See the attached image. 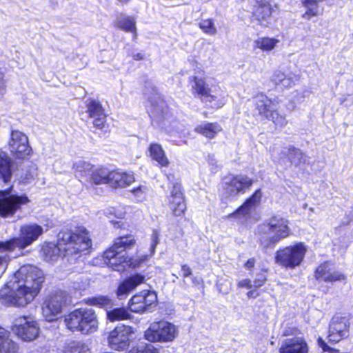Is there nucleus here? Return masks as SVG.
<instances>
[{
    "mask_svg": "<svg viewBox=\"0 0 353 353\" xmlns=\"http://www.w3.org/2000/svg\"><path fill=\"white\" fill-rule=\"evenodd\" d=\"M43 281L44 275L40 269L30 265H23L0 290V301L8 306L24 307L34 299Z\"/></svg>",
    "mask_w": 353,
    "mask_h": 353,
    "instance_id": "1",
    "label": "nucleus"
},
{
    "mask_svg": "<svg viewBox=\"0 0 353 353\" xmlns=\"http://www.w3.org/2000/svg\"><path fill=\"white\" fill-rule=\"evenodd\" d=\"M92 247V241L87 230L79 228L74 231H61L59 234L58 243L46 242L42 245L41 252L46 261L54 262L61 254L64 256L77 259L82 253Z\"/></svg>",
    "mask_w": 353,
    "mask_h": 353,
    "instance_id": "2",
    "label": "nucleus"
},
{
    "mask_svg": "<svg viewBox=\"0 0 353 353\" xmlns=\"http://www.w3.org/2000/svg\"><path fill=\"white\" fill-rule=\"evenodd\" d=\"M135 243L136 241L132 235L117 238L112 247L103 254L105 263L113 270L118 272H123L126 268L134 266L126 250L132 248Z\"/></svg>",
    "mask_w": 353,
    "mask_h": 353,
    "instance_id": "3",
    "label": "nucleus"
},
{
    "mask_svg": "<svg viewBox=\"0 0 353 353\" xmlns=\"http://www.w3.org/2000/svg\"><path fill=\"white\" fill-rule=\"evenodd\" d=\"M66 327L72 332L83 334L95 332L98 330L97 316L91 308L81 307L74 310L64 316Z\"/></svg>",
    "mask_w": 353,
    "mask_h": 353,
    "instance_id": "4",
    "label": "nucleus"
},
{
    "mask_svg": "<svg viewBox=\"0 0 353 353\" xmlns=\"http://www.w3.org/2000/svg\"><path fill=\"white\" fill-rule=\"evenodd\" d=\"M288 221L280 216L271 219L258 225L256 234L259 236L261 244L269 248L277 243L290 234Z\"/></svg>",
    "mask_w": 353,
    "mask_h": 353,
    "instance_id": "5",
    "label": "nucleus"
},
{
    "mask_svg": "<svg viewBox=\"0 0 353 353\" xmlns=\"http://www.w3.org/2000/svg\"><path fill=\"white\" fill-rule=\"evenodd\" d=\"M43 233V227L37 223L24 224L20 228L19 237L0 241V251H12L16 248L24 249L37 241Z\"/></svg>",
    "mask_w": 353,
    "mask_h": 353,
    "instance_id": "6",
    "label": "nucleus"
},
{
    "mask_svg": "<svg viewBox=\"0 0 353 353\" xmlns=\"http://www.w3.org/2000/svg\"><path fill=\"white\" fill-rule=\"evenodd\" d=\"M192 88L193 92L196 93L203 102L210 103L214 108H220L226 102L224 92L220 86L212 85L208 88L203 79L193 77Z\"/></svg>",
    "mask_w": 353,
    "mask_h": 353,
    "instance_id": "7",
    "label": "nucleus"
},
{
    "mask_svg": "<svg viewBox=\"0 0 353 353\" xmlns=\"http://www.w3.org/2000/svg\"><path fill=\"white\" fill-rule=\"evenodd\" d=\"M307 251L303 243H297L279 250L276 252V263L282 267L294 269L303 262Z\"/></svg>",
    "mask_w": 353,
    "mask_h": 353,
    "instance_id": "8",
    "label": "nucleus"
},
{
    "mask_svg": "<svg viewBox=\"0 0 353 353\" xmlns=\"http://www.w3.org/2000/svg\"><path fill=\"white\" fill-rule=\"evenodd\" d=\"M179 334L178 327L168 321L153 322L144 332V337L150 342L169 343Z\"/></svg>",
    "mask_w": 353,
    "mask_h": 353,
    "instance_id": "9",
    "label": "nucleus"
},
{
    "mask_svg": "<svg viewBox=\"0 0 353 353\" xmlns=\"http://www.w3.org/2000/svg\"><path fill=\"white\" fill-rule=\"evenodd\" d=\"M68 294L63 290H57L49 294L43 302L42 315L47 321L51 322L58 319L66 304Z\"/></svg>",
    "mask_w": 353,
    "mask_h": 353,
    "instance_id": "10",
    "label": "nucleus"
},
{
    "mask_svg": "<svg viewBox=\"0 0 353 353\" xmlns=\"http://www.w3.org/2000/svg\"><path fill=\"white\" fill-rule=\"evenodd\" d=\"M7 145L12 157L17 159H26L32 153L28 137L18 130H11Z\"/></svg>",
    "mask_w": 353,
    "mask_h": 353,
    "instance_id": "11",
    "label": "nucleus"
},
{
    "mask_svg": "<svg viewBox=\"0 0 353 353\" xmlns=\"http://www.w3.org/2000/svg\"><path fill=\"white\" fill-rule=\"evenodd\" d=\"M29 202L25 194H12L8 190L0 191V216L8 217L12 216L21 205Z\"/></svg>",
    "mask_w": 353,
    "mask_h": 353,
    "instance_id": "12",
    "label": "nucleus"
},
{
    "mask_svg": "<svg viewBox=\"0 0 353 353\" xmlns=\"http://www.w3.org/2000/svg\"><path fill=\"white\" fill-rule=\"evenodd\" d=\"M12 331L24 341L35 339L39 332L37 322L32 316H21L14 321Z\"/></svg>",
    "mask_w": 353,
    "mask_h": 353,
    "instance_id": "13",
    "label": "nucleus"
},
{
    "mask_svg": "<svg viewBox=\"0 0 353 353\" xmlns=\"http://www.w3.org/2000/svg\"><path fill=\"white\" fill-rule=\"evenodd\" d=\"M134 333L132 327L121 325L110 332L108 342L109 346L115 350H123L128 347L130 337Z\"/></svg>",
    "mask_w": 353,
    "mask_h": 353,
    "instance_id": "14",
    "label": "nucleus"
},
{
    "mask_svg": "<svg viewBox=\"0 0 353 353\" xmlns=\"http://www.w3.org/2000/svg\"><path fill=\"white\" fill-rule=\"evenodd\" d=\"M157 296L152 291H143L132 297L129 307L133 312L143 313L150 311L153 305H156Z\"/></svg>",
    "mask_w": 353,
    "mask_h": 353,
    "instance_id": "15",
    "label": "nucleus"
},
{
    "mask_svg": "<svg viewBox=\"0 0 353 353\" xmlns=\"http://www.w3.org/2000/svg\"><path fill=\"white\" fill-rule=\"evenodd\" d=\"M350 321L347 316L335 315L332 317L329 329L330 341L339 342L349 334Z\"/></svg>",
    "mask_w": 353,
    "mask_h": 353,
    "instance_id": "16",
    "label": "nucleus"
},
{
    "mask_svg": "<svg viewBox=\"0 0 353 353\" xmlns=\"http://www.w3.org/2000/svg\"><path fill=\"white\" fill-rule=\"evenodd\" d=\"M253 183V181L247 176L236 175L227 179L224 190L227 197H235L240 193H244Z\"/></svg>",
    "mask_w": 353,
    "mask_h": 353,
    "instance_id": "17",
    "label": "nucleus"
},
{
    "mask_svg": "<svg viewBox=\"0 0 353 353\" xmlns=\"http://www.w3.org/2000/svg\"><path fill=\"white\" fill-rule=\"evenodd\" d=\"M261 196V190H256L251 197L248 199L241 207L230 214L229 216L236 219L241 223L244 222L250 216L252 211L259 205Z\"/></svg>",
    "mask_w": 353,
    "mask_h": 353,
    "instance_id": "18",
    "label": "nucleus"
},
{
    "mask_svg": "<svg viewBox=\"0 0 353 353\" xmlns=\"http://www.w3.org/2000/svg\"><path fill=\"white\" fill-rule=\"evenodd\" d=\"M168 206L173 215L176 216H183L186 210V203L185 198L179 184L176 183L173 185L168 196Z\"/></svg>",
    "mask_w": 353,
    "mask_h": 353,
    "instance_id": "19",
    "label": "nucleus"
},
{
    "mask_svg": "<svg viewBox=\"0 0 353 353\" xmlns=\"http://www.w3.org/2000/svg\"><path fill=\"white\" fill-rule=\"evenodd\" d=\"M254 109L259 116L265 118L279 104L276 99L270 98L263 94H259L254 98Z\"/></svg>",
    "mask_w": 353,
    "mask_h": 353,
    "instance_id": "20",
    "label": "nucleus"
},
{
    "mask_svg": "<svg viewBox=\"0 0 353 353\" xmlns=\"http://www.w3.org/2000/svg\"><path fill=\"white\" fill-rule=\"evenodd\" d=\"M308 347L305 340L301 337H295L285 340L279 353H307Z\"/></svg>",
    "mask_w": 353,
    "mask_h": 353,
    "instance_id": "21",
    "label": "nucleus"
},
{
    "mask_svg": "<svg viewBox=\"0 0 353 353\" xmlns=\"http://www.w3.org/2000/svg\"><path fill=\"white\" fill-rule=\"evenodd\" d=\"M110 185L114 188H123L134 181L132 173L114 170L110 175Z\"/></svg>",
    "mask_w": 353,
    "mask_h": 353,
    "instance_id": "22",
    "label": "nucleus"
},
{
    "mask_svg": "<svg viewBox=\"0 0 353 353\" xmlns=\"http://www.w3.org/2000/svg\"><path fill=\"white\" fill-rule=\"evenodd\" d=\"M144 276L140 274H135L121 283L117 289V295L119 299H122L130 292L134 290L137 285L143 283Z\"/></svg>",
    "mask_w": 353,
    "mask_h": 353,
    "instance_id": "23",
    "label": "nucleus"
},
{
    "mask_svg": "<svg viewBox=\"0 0 353 353\" xmlns=\"http://www.w3.org/2000/svg\"><path fill=\"white\" fill-rule=\"evenodd\" d=\"M222 130L223 129L220 124L216 122H205L196 127L195 132L202 134L208 139H212L221 132Z\"/></svg>",
    "mask_w": 353,
    "mask_h": 353,
    "instance_id": "24",
    "label": "nucleus"
},
{
    "mask_svg": "<svg viewBox=\"0 0 353 353\" xmlns=\"http://www.w3.org/2000/svg\"><path fill=\"white\" fill-rule=\"evenodd\" d=\"M273 12L274 8L270 1L268 0H262L254 12V16L262 25L266 26V24L263 23L267 22Z\"/></svg>",
    "mask_w": 353,
    "mask_h": 353,
    "instance_id": "25",
    "label": "nucleus"
},
{
    "mask_svg": "<svg viewBox=\"0 0 353 353\" xmlns=\"http://www.w3.org/2000/svg\"><path fill=\"white\" fill-rule=\"evenodd\" d=\"M148 151L150 157L156 161L159 165L162 167L168 166L170 162L167 158L162 146L159 143H151L149 146Z\"/></svg>",
    "mask_w": 353,
    "mask_h": 353,
    "instance_id": "26",
    "label": "nucleus"
},
{
    "mask_svg": "<svg viewBox=\"0 0 353 353\" xmlns=\"http://www.w3.org/2000/svg\"><path fill=\"white\" fill-rule=\"evenodd\" d=\"M18 346L9 338L8 332L0 327V353H18Z\"/></svg>",
    "mask_w": 353,
    "mask_h": 353,
    "instance_id": "27",
    "label": "nucleus"
},
{
    "mask_svg": "<svg viewBox=\"0 0 353 353\" xmlns=\"http://www.w3.org/2000/svg\"><path fill=\"white\" fill-rule=\"evenodd\" d=\"M12 177L11 160L8 154L0 149V179L7 183Z\"/></svg>",
    "mask_w": 353,
    "mask_h": 353,
    "instance_id": "28",
    "label": "nucleus"
},
{
    "mask_svg": "<svg viewBox=\"0 0 353 353\" xmlns=\"http://www.w3.org/2000/svg\"><path fill=\"white\" fill-rule=\"evenodd\" d=\"M279 42L280 41L276 38L262 37L253 41V48L268 52L273 50Z\"/></svg>",
    "mask_w": 353,
    "mask_h": 353,
    "instance_id": "29",
    "label": "nucleus"
},
{
    "mask_svg": "<svg viewBox=\"0 0 353 353\" xmlns=\"http://www.w3.org/2000/svg\"><path fill=\"white\" fill-rule=\"evenodd\" d=\"M111 172L105 168H99L92 171L91 181L95 184H110V175Z\"/></svg>",
    "mask_w": 353,
    "mask_h": 353,
    "instance_id": "30",
    "label": "nucleus"
},
{
    "mask_svg": "<svg viewBox=\"0 0 353 353\" xmlns=\"http://www.w3.org/2000/svg\"><path fill=\"white\" fill-rule=\"evenodd\" d=\"M131 314L125 307H117L107 310V318L111 322L123 321L130 319Z\"/></svg>",
    "mask_w": 353,
    "mask_h": 353,
    "instance_id": "31",
    "label": "nucleus"
},
{
    "mask_svg": "<svg viewBox=\"0 0 353 353\" xmlns=\"http://www.w3.org/2000/svg\"><path fill=\"white\" fill-rule=\"evenodd\" d=\"M92 165L84 160L76 161L72 165V169L77 176L82 178L87 175V173L92 170Z\"/></svg>",
    "mask_w": 353,
    "mask_h": 353,
    "instance_id": "32",
    "label": "nucleus"
},
{
    "mask_svg": "<svg viewBox=\"0 0 353 353\" xmlns=\"http://www.w3.org/2000/svg\"><path fill=\"white\" fill-rule=\"evenodd\" d=\"M332 270V265L329 262L321 264L316 270L315 277L318 280L328 282L330 279V274Z\"/></svg>",
    "mask_w": 353,
    "mask_h": 353,
    "instance_id": "33",
    "label": "nucleus"
},
{
    "mask_svg": "<svg viewBox=\"0 0 353 353\" xmlns=\"http://www.w3.org/2000/svg\"><path fill=\"white\" fill-rule=\"evenodd\" d=\"M87 110L89 117L94 118L104 114V110L101 103L95 100H88L87 102Z\"/></svg>",
    "mask_w": 353,
    "mask_h": 353,
    "instance_id": "34",
    "label": "nucleus"
},
{
    "mask_svg": "<svg viewBox=\"0 0 353 353\" xmlns=\"http://www.w3.org/2000/svg\"><path fill=\"white\" fill-rule=\"evenodd\" d=\"M115 26L126 32H134L136 30L135 21L134 18L130 17H123L119 19Z\"/></svg>",
    "mask_w": 353,
    "mask_h": 353,
    "instance_id": "35",
    "label": "nucleus"
},
{
    "mask_svg": "<svg viewBox=\"0 0 353 353\" xmlns=\"http://www.w3.org/2000/svg\"><path fill=\"white\" fill-rule=\"evenodd\" d=\"M289 159L291 163L295 165H299L301 163L307 161V157L299 149L292 148L289 149Z\"/></svg>",
    "mask_w": 353,
    "mask_h": 353,
    "instance_id": "36",
    "label": "nucleus"
},
{
    "mask_svg": "<svg viewBox=\"0 0 353 353\" xmlns=\"http://www.w3.org/2000/svg\"><path fill=\"white\" fill-rule=\"evenodd\" d=\"M87 303L92 305L109 308L112 306V301L107 296H99L88 299Z\"/></svg>",
    "mask_w": 353,
    "mask_h": 353,
    "instance_id": "37",
    "label": "nucleus"
},
{
    "mask_svg": "<svg viewBox=\"0 0 353 353\" xmlns=\"http://www.w3.org/2000/svg\"><path fill=\"white\" fill-rule=\"evenodd\" d=\"M265 119L272 121L275 125L280 128H283L287 124V120L285 117L278 112V106L274 109V110H272V112H271Z\"/></svg>",
    "mask_w": 353,
    "mask_h": 353,
    "instance_id": "38",
    "label": "nucleus"
},
{
    "mask_svg": "<svg viewBox=\"0 0 353 353\" xmlns=\"http://www.w3.org/2000/svg\"><path fill=\"white\" fill-rule=\"evenodd\" d=\"M65 353H90L87 345L80 341H72L68 344Z\"/></svg>",
    "mask_w": 353,
    "mask_h": 353,
    "instance_id": "39",
    "label": "nucleus"
},
{
    "mask_svg": "<svg viewBox=\"0 0 353 353\" xmlns=\"http://www.w3.org/2000/svg\"><path fill=\"white\" fill-rule=\"evenodd\" d=\"M133 196L138 202H142L146 199L148 188L145 185H139L131 190Z\"/></svg>",
    "mask_w": 353,
    "mask_h": 353,
    "instance_id": "40",
    "label": "nucleus"
},
{
    "mask_svg": "<svg viewBox=\"0 0 353 353\" xmlns=\"http://www.w3.org/2000/svg\"><path fill=\"white\" fill-rule=\"evenodd\" d=\"M199 28L206 34L214 35L216 33V29L212 19L202 20L199 23Z\"/></svg>",
    "mask_w": 353,
    "mask_h": 353,
    "instance_id": "41",
    "label": "nucleus"
},
{
    "mask_svg": "<svg viewBox=\"0 0 353 353\" xmlns=\"http://www.w3.org/2000/svg\"><path fill=\"white\" fill-rule=\"evenodd\" d=\"M299 81V77L292 72H288L287 76L281 83V86L284 88H290L293 87L296 82Z\"/></svg>",
    "mask_w": 353,
    "mask_h": 353,
    "instance_id": "42",
    "label": "nucleus"
},
{
    "mask_svg": "<svg viewBox=\"0 0 353 353\" xmlns=\"http://www.w3.org/2000/svg\"><path fill=\"white\" fill-rule=\"evenodd\" d=\"M129 353H159V352L152 344H146L133 348Z\"/></svg>",
    "mask_w": 353,
    "mask_h": 353,
    "instance_id": "43",
    "label": "nucleus"
},
{
    "mask_svg": "<svg viewBox=\"0 0 353 353\" xmlns=\"http://www.w3.org/2000/svg\"><path fill=\"white\" fill-rule=\"evenodd\" d=\"M37 174V168L36 165L33 163H31L30 166L29 170L26 171L23 176H21L22 182L24 183H28L30 182L31 180L34 179Z\"/></svg>",
    "mask_w": 353,
    "mask_h": 353,
    "instance_id": "44",
    "label": "nucleus"
},
{
    "mask_svg": "<svg viewBox=\"0 0 353 353\" xmlns=\"http://www.w3.org/2000/svg\"><path fill=\"white\" fill-rule=\"evenodd\" d=\"M330 278L328 282L341 281L346 279V276L341 272L334 270L332 267Z\"/></svg>",
    "mask_w": 353,
    "mask_h": 353,
    "instance_id": "45",
    "label": "nucleus"
},
{
    "mask_svg": "<svg viewBox=\"0 0 353 353\" xmlns=\"http://www.w3.org/2000/svg\"><path fill=\"white\" fill-rule=\"evenodd\" d=\"M93 119V125L95 128L102 130L105 128V122H106V115L105 114H103L99 117H96L92 118Z\"/></svg>",
    "mask_w": 353,
    "mask_h": 353,
    "instance_id": "46",
    "label": "nucleus"
},
{
    "mask_svg": "<svg viewBox=\"0 0 353 353\" xmlns=\"http://www.w3.org/2000/svg\"><path fill=\"white\" fill-rule=\"evenodd\" d=\"M159 243V234L157 231L154 230L152 232L151 237L150 245V256H152L155 252L156 246Z\"/></svg>",
    "mask_w": 353,
    "mask_h": 353,
    "instance_id": "47",
    "label": "nucleus"
},
{
    "mask_svg": "<svg viewBox=\"0 0 353 353\" xmlns=\"http://www.w3.org/2000/svg\"><path fill=\"white\" fill-rule=\"evenodd\" d=\"M287 76V73H285L282 71H276L274 72L272 77V81L277 85H280L282 81L284 80L285 77Z\"/></svg>",
    "mask_w": 353,
    "mask_h": 353,
    "instance_id": "48",
    "label": "nucleus"
},
{
    "mask_svg": "<svg viewBox=\"0 0 353 353\" xmlns=\"http://www.w3.org/2000/svg\"><path fill=\"white\" fill-rule=\"evenodd\" d=\"M6 92V85L4 81V74L0 72V99L3 97Z\"/></svg>",
    "mask_w": 353,
    "mask_h": 353,
    "instance_id": "49",
    "label": "nucleus"
},
{
    "mask_svg": "<svg viewBox=\"0 0 353 353\" xmlns=\"http://www.w3.org/2000/svg\"><path fill=\"white\" fill-rule=\"evenodd\" d=\"M238 287L239 288H246L248 289L251 288L252 287L251 280L248 279H245L240 281L238 283Z\"/></svg>",
    "mask_w": 353,
    "mask_h": 353,
    "instance_id": "50",
    "label": "nucleus"
},
{
    "mask_svg": "<svg viewBox=\"0 0 353 353\" xmlns=\"http://www.w3.org/2000/svg\"><path fill=\"white\" fill-rule=\"evenodd\" d=\"M181 271L184 278L188 277L192 274L191 268L186 264L181 265Z\"/></svg>",
    "mask_w": 353,
    "mask_h": 353,
    "instance_id": "51",
    "label": "nucleus"
},
{
    "mask_svg": "<svg viewBox=\"0 0 353 353\" xmlns=\"http://www.w3.org/2000/svg\"><path fill=\"white\" fill-rule=\"evenodd\" d=\"M9 257L7 255L0 256V271H2L8 265Z\"/></svg>",
    "mask_w": 353,
    "mask_h": 353,
    "instance_id": "52",
    "label": "nucleus"
},
{
    "mask_svg": "<svg viewBox=\"0 0 353 353\" xmlns=\"http://www.w3.org/2000/svg\"><path fill=\"white\" fill-rule=\"evenodd\" d=\"M265 281V278L263 276H261L260 278L254 280V286L255 288H259L264 284Z\"/></svg>",
    "mask_w": 353,
    "mask_h": 353,
    "instance_id": "53",
    "label": "nucleus"
},
{
    "mask_svg": "<svg viewBox=\"0 0 353 353\" xmlns=\"http://www.w3.org/2000/svg\"><path fill=\"white\" fill-rule=\"evenodd\" d=\"M254 263L255 259L254 258H251L245 263V268L248 270H250L254 266Z\"/></svg>",
    "mask_w": 353,
    "mask_h": 353,
    "instance_id": "54",
    "label": "nucleus"
},
{
    "mask_svg": "<svg viewBox=\"0 0 353 353\" xmlns=\"http://www.w3.org/2000/svg\"><path fill=\"white\" fill-rule=\"evenodd\" d=\"M160 103H161L160 105H156L152 103V105L154 106V109L157 113H159L160 112H161L163 110V108L165 105L164 102L162 101H160Z\"/></svg>",
    "mask_w": 353,
    "mask_h": 353,
    "instance_id": "55",
    "label": "nucleus"
},
{
    "mask_svg": "<svg viewBox=\"0 0 353 353\" xmlns=\"http://www.w3.org/2000/svg\"><path fill=\"white\" fill-rule=\"evenodd\" d=\"M319 345L323 348V350L324 351H330H330L333 350V349L327 345H326V343L324 341H323L321 340L319 341Z\"/></svg>",
    "mask_w": 353,
    "mask_h": 353,
    "instance_id": "56",
    "label": "nucleus"
},
{
    "mask_svg": "<svg viewBox=\"0 0 353 353\" xmlns=\"http://www.w3.org/2000/svg\"><path fill=\"white\" fill-rule=\"evenodd\" d=\"M208 163L209 165H214L216 163V161L213 155L208 156Z\"/></svg>",
    "mask_w": 353,
    "mask_h": 353,
    "instance_id": "57",
    "label": "nucleus"
},
{
    "mask_svg": "<svg viewBox=\"0 0 353 353\" xmlns=\"http://www.w3.org/2000/svg\"><path fill=\"white\" fill-rule=\"evenodd\" d=\"M247 296L249 298H254L258 296V294L255 291H250L247 293Z\"/></svg>",
    "mask_w": 353,
    "mask_h": 353,
    "instance_id": "58",
    "label": "nucleus"
},
{
    "mask_svg": "<svg viewBox=\"0 0 353 353\" xmlns=\"http://www.w3.org/2000/svg\"><path fill=\"white\" fill-rule=\"evenodd\" d=\"M297 332L296 329H294V331L289 332L288 330H285L283 333L284 336H289V335H293L295 334Z\"/></svg>",
    "mask_w": 353,
    "mask_h": 353,
    "instance_id": "59",
    "label": "nucleus"
},
{
    "mask_svg": "<svg viewBox=\"0 0 353 353\" xmlns=\"http://www.w3.org/2000/svg\"><path fill=\"white\" fill-rule=\"evenodd\" d=\"M134 59L135 60H142L143 59V56L141 54L138 53L134 55Z\"/></svg>",
    "mask_w": 353,
    "mask_h": 353,
    "instance_id": "60",
    "label": "nucleus"
},
{
    "mask_svg": "<svg viewBox=\"0 0 353 353\" xmlns=\"http://www.w3.org/2000/svg\"><path fill=\"white\" fill-rule=\"evenodd\" d=\"M147 259V256H144V259H141V261H144Z\"/></svg>",
    "mask_w": 353,
    "mask_h": 353,
    "instance_id": "61",
    "label": "nucleus"
}]
</instances>
